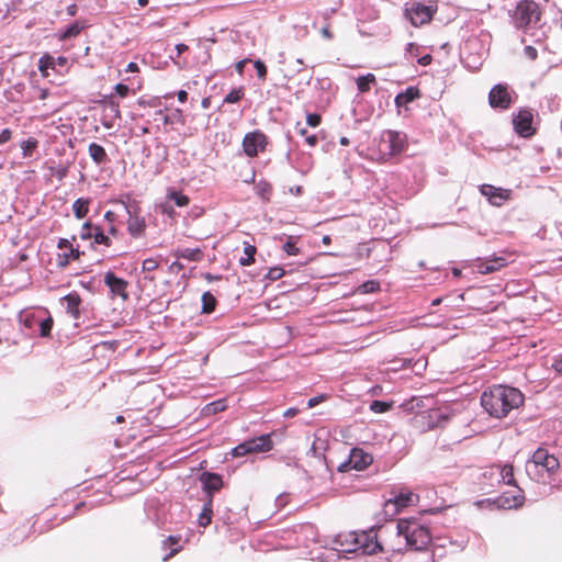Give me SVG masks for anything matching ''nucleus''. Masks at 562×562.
<instances>
[{"mask_svg": "<svg viewBox=\"0 0 562 562\" xmlns=\"http://www.w3.org/2000/svg\"><path fill=\"white\" fill-rule=\"evenodd\" d=\"M524 403V394L516 387L494 385L481 396L482 407L495 418L506 417Z\"/></svg>", "mask_w": 562, "mask_h": 562, "instance_id": "obj_1", "label": "nucleus"}, {"mask_svg": "<svg viewBox=\"0 0 562 562\" xmlns=\"http://www.w3.org/2000/svg\"><path fill=\"white\" fill-rule=\"evenodd\" d=\"M560 469L557 457L544 448H538L526 462V473L538 483H551Z\"/></svg>", "mask_w": 562, "mask_h": 562, "instance_id": "obj_2", "label": "nucleus"}, {"mask_svg": "<svg viewBox=\"0 0 562 562\" xmlns=\"http://www.w3.org/2000/svg\"><path fill=\"white\" fill-rule=\"evenodd\" d=\"M375 535L372 532H363L361 535L350 533L347 536V542L350 541V546L345 547L344 542L337 539V542L340 544V549H335L329 552L330 558H340V552L346 553H356L361 555L373 554L380 550H382L381 544L375 539Z\"/></svg>", "mask_w": 562, "mask_h": 562, "instance_id": "obj_3", "label": "nucleus"}, {"mask_svg": "<svg viewBox=\"0 0 562 562\" xmlns=\"http://www.w3.org/2000/svg\"><path fill=\"white\" fill-rule=\"evenodd\" d=\"M397 533L404 537L408 547L417 551L424 550L431 540L428 529L416 520H398Z\"/></svg>", "mask_w": 562, "mask_h": 562, "instance_id": "obj_4", "label": "nucleus"}, {"mask_svg": "<svg viewBox=\"0 0 562 562\" xmlns=\"http://www.w3.org/2000/svg\"><path fill=\"white\" fill-rule=\"evenodd\" d=\"M541 11L532 0L520 1L512 15L514 25L517 29H526L536 25L540 21Z\"/></svg>", "mask_w": 562, "mask_h": 562, "instance_id": "obj_5", "label": "nucleus"}, {"mask_svg": "<svg viewBox=\"0 0 562 562\" xmlns=\"http://www.w3.org/2000/svg\"><path fill=\"white\" fill-rule=\"evenodd\" d=\"M380 151L391 156L403 153L406 148V135L397 131H383L380 137Z\"/></svg>", "mask_w": 562, "mask_h": 562, "instance_id": "obj_6", "label": "nucleus"}, {"mask_svg": "<svg viewBox=\"0 0 562 562\" xmlns=\"http://www.w3.org/2000/svg\"><path fill=\"white\" fill-rule=\"evenodd\" d=\"M273 442L270 435L245 440L232 450L234 457H244L249 453L268 452L272 449Z\"/></svg>", "mask_w": 562, "mask_h": 562, "instance_id": "obj_7", "label": "nucleus"}, {"mask_svg": "<svg viewBox=\"0 0 562 562\" xmlns=\"http://www.w3.org/2000/svg\"><path fill=\"white\" fill-rule=\"evenodd\" d=\"M435 13V9L431 5H425L419 2L406 3L404 15L413 26L418 27L429 23Z\"/></svg>", "mask_w": 562, "mask_h": 562, "instance_id": "obj_8", "label": "nucleus"}, {"mask_svg": "<svg viewBox=\"0 0 562 562\" xmlns=\"http://www.w3.org/2000/svg\"><path fill=\"white\" fill-rule=\"evenodd\" d=\"M515 132L522 137H530L536 133L533 127V113L530 109H520L513 119Z\"/></svg>", "mask_w": 562, "mask_h": 562, "instance_id": "obj_9", "label": "nucleus"}, {"mask_svg": "<svg viewBox=\"0 0 562 562\" xmlns=\"http://www.w3.org/2000/svg\"><path fill=\"white\" fill-rule=\"evenodd\" d=\"M267 144V136L260 131H255L244 136L243 149L248 157H256L265 150Z\"/></svg>", "mask_w": 562, "mask_h": 562, "instance_id": "obj_10", "label": "nucleus"}, {"mask_svg": "<svg viewBox=\"0 0 562 562\" xmlns=\"http://www.w3.org/2000/svg\"><path fill=\"white\" fill-rule=\"evenodd\" d=\"M488 102L494 109H508L513 102L508 87L501 83L494 86L490 91Z\"/></svg>", "mask_w": 562, "mask_h": 562, "instance_id": "obj_11", "label": "nucleus"}, {"mask_svg": "<svg viewBox=\"0 0 562 562\" xmlns=\"http://www.w3.org/2000/svg\"><path fill=\"white\" fill-rule=\"evenodd\" d=\"M125 209H126V212L128 214V220H127V229H128V233L133 236V237H139L143 235L145 228H146V222H145V218L137 215L136 213V210H137V206H133V205H125Z\"/></svg>", "mask_w": 562, "mask_h": 562, "instance_id": "obj_12", "label": "nucleus"}, {"mask_svg": "<svg viewBox=\"0 0 562 562\" xmlns=\"http://www.w3.org/2000/svg\"><path fill=\"white\" fill-rule=\"evenodd\" d=\"M480 192L487 198L488 202L493 205H502L504 201L509 199L510 191L502 188H496L491 184H483Z\"/></svg>", "mask_w": 562, "mask_h": 562, "instance_id": "obj_13", "label": "nucleus"}, {"mask_svg": "<svg viewBox=\"0 0 562 562\" xmlns=\"http://www.w3.org/2000/svg\"><path fill=\"white\" fill-rule=\"evenodd\" d=\"M104 283L110 288V291L113 294L121 296L123 300L128 299V293L126 292V288L128 285L127 281L109 271L104 276Z\"/></svg>", "mask_w": 562, "mask_h": 562, "instance_id": "obj_14", "label": "nucleus"}, {"mask_svg": "<svg viewBox=\"0 0 562 562\" xmlns=\"http://www.w3.org/2000/svg\"><path fill=\"white\" fill-rule=\"evenodd\" d=\"M506 266V260L502 257H492L485 260H479L475 268L479 273L487 274L499 270Z\"/></svg>", "mask_w": 562, "mask_h": 562, "instance_id": "obj_15", "label": "nucleus"}, {"mask_svg": "<svg viewBox=\"0 0 562 562\" xmlns=\"http://www.w3.org/2000/svg\"><path fill=\"white\" fill-rule=\"evenodd\" d=\"M203 488L209 493V498H212V494L217 492L223 486L222 476L216 473H203L201 475Z\"/></svg>", "mask_w": 562, "mask_h": 562, "instance_id": "obj_16", "label": "nucleus"}, {"mask_svg": "<svg viewBox=\"0 0 562 562\" xmlns=\"http://www.w3.org/2000/svg\"><path fill=\"white\" fill-rule=\"evenodd\" d=\"M372 456L363 452L361 449H352L350 462L356 470H363L372 463Z\"/></svg>", "mask_w": 562, "mask_h": 562, "instance_id": "obj_17", "label": "nucleus"}, {"mask_svg": "<svg viewBox=\"0 0 562 562\" xmlns=\"http://www.w3.org/2000/svg\"><path fill=\"white\" fill-rule=\"evenodd\" d=\"M33 323L38 324L41 337H48L50 335L53 328V318L50 316L46 318H37L36 316L33 315L31 319L26 318L25 321V324L27 326H32Z\"/></svg>", "mask_w": 562, "mask_h": 562, "instance_id": "obj_18", "label": "nucleus"}, {"mask_svg": "<svg viewBox=\"0 0 562 562\" xmlns=\"http://www.w3.org/2000/svg\"><path fill=\"white\" fill-rule=\"evenodd\" d=\"M66 302V310L74 318H79V305L81 303V299L78 293L71 292L64 297Z\"/></svg>", "mask_w": 562, "mask_h": 562, "instance_id": "obj_19", "label": "nucleus"}, {"mask_svg": "<svg viewBox=\"0 0 562 562\" xmlns=\"http://www.w3.org/2000/svg\"><path fill=\"white\" fill-rule=\"evenodd\" d=\"M417 98H419L418 89L414 87H408L404 92L398 93L395 97V104L396 106L401 108L413 102Z\"/></svg>", "mask_w": 562, "mask_h": 562, "instance_id": "obj_20", "label": "nucleus"}, {"mask_svg": "<svg viewBox=\"0 0 562 562\" xmlns=\"http://www.w3.org/2000/svg\"><path fill=\"white\" fill-rule=\"evenodd\" d=\"M524 499L525 497L521 493L512 496H508L506 493H504L498 498V505L503 508H517L524 504Z\"/></svg>", "mask_w": 562, "mask_h": 562, "instance_id": "obj_21", "label": "nucleus"}, {"mask_svg": "<svg viewBox=\"0 0 562 562\" xmlns=\"http://www.w3.org/2000/svg\"><path fill=\"white\" fill-rule=\"evenodd\" d=\"M88 153H89V156L91 157V159L97 165H102L108 161V154H106L105 149L97 143H91L89 145Z\"/></svg>", "mask_w": 562, "mask_h": 562, "instance_id": "obj_22", "label": "nucleus"}, {"mask_svg": "<svg viewBox=\"0 0 562 562\" xmlns=\"http://www.w3.org/2000/svg\"><path fill=\"white\" fill-rule=\"evenodd\" d=\"M394 498L401 508L414 505L418 502V495L408 490H401Z\"/></svg>", "mask_w": 562, "mask_h": 562, "instance_id": "obj_23", "label": "nucleus"}, {"mask_svg": "<svg viewBox=\"0 0 562 562\" xmlns=\"http://www.w3.org/2000/svg\"><path fill=\"white\" fill-rule=\"evenodd\" d=\"M83 27H85V25L82 23H80L79 21H76V22L71 23L70 25H68L64 31H60L58 34V38L60 41H66V40L76 37L77 35H79V33L81 32V30Z\"/></svg>", "mask_w": 562, "mask_h": 562, "instance_id": "obj_24", "label": "nucleus"}, {"mask_svg": "<svg viewBox=\"0 0 562 562\" xmlns=\"http://www.w3.org/2000/svg\"><path fill=\"white\" fill-rule=\"evenodd\" d=\"M175 257L188 259L190 261H199L201 258V250L199 248H181L173 252Z\"/></svg>", "mask_w": 562, "mask_h": 562, "instance_id": "obj_25", "label": "nucleus"}, {"mask_svg": "<svg viewBox=\"0 0 562 562\" xmlns=\"http://www.w3.org/2000/svg\"><path fill=\"white\" fill-rule=\"evenodd\" d=\"M72 211L77 218H83L89 212V200L79 198L72 203Z\"/></svg>", "mask_w": 562, "mask_h": 562, "instance_id": "obj_26", "label": "nucleus"}, {"mask_svg": "<svg viewBox=\"0 0 562 562\" xmlns=\"http://www.w3.org/2000/svg\"><path fill=\"white\" fill-rule=\"evenodd\" d=\"M212 498L210 497L209 501L204 504L202 513L199 516V525L201 527H206L211 524L212 520Z\"/></svg>", "mask_w": 562, "mask_h": 562, "instance_id": "obj_27", "label": "nucleus"}, {"mask_svg": "<svg viewBox=\"0 0 562 562\" xmlns=\"http://www.w3.org/2000/svg\"><path fill=\"white\" fill-rule=\"evenodd\" d=\"M375 82V76L373 74H367L364 76H360L357 79V88L360 92H368L372 83Z\"/></svg>", "mask_w": 562, "mask_h": 562, "instance_id": "obj_28", "label": "nucleus"}, {"mask_svg": "<svg viewBox=\"0 0 562 562\" xmlns=\"http://www.w3.org/2000/svg\"><path fill=\"white\" fill-rule=\"evenodd\" d=\"M256 247L247 244L244 248V256L239 258L240 266H249L255 261Z\"/></svg>", "mask_w": 562, "mask_h": 562, "instance_id": "obj_29", "label": "nucleus"}, {"mask_svg": "<svg viewBox=\"0 0 562 562\" xmlns=\"http://www.w3.org/2000/svg\"><path fill=\"white\" fill-rule=\"evenodd\" d=\"M499 475L502 477V481L508 485H515V479H514V468L510 464H505L499 470Z\"/></svg>", "mask_w": 562, "mask_h": 562, "instance_id": "obj_30", "label": "nucleus"}, {"mask_svg": "<svg viewBox=\"0 0 562 562\" xmlns=\"http://www.w3.org/2000/svg\"><path fill=\"white\" fill-rule=\"evenodd\" d=\"M202 312L203 313H212L216 305V300L210 292H205L202 295Z\"/></svg>", "mask_w": 562, "mask_h": 562, "instance_id": "obj_31", "label": "nucleus"}, {"mask_svg": "<svg viewBox=\"0 0 562 562\" xmlns=\"http://www.w3.org/2000/svg\"><path fill=\"white\" fill-rule=\"evenodd\" d=\"M402 508L397 504L396 499H389L384 504V515L389 518L394 517Z\"/></svg>", "mask_w": 562, "mask_h": 562, "instance_id": "obj_32", "label": "nucleus"}, {"mask_svg": "<svg viewBox=\"0 0 562 562\" xmlns=\"http://www.w3.org/2000/svg\"><path fill=\"white\" fill-rule=\"evenodd\" d=\"M168 198L175 202L177 206L183 207L189 204V198L177 191H169Z\"/></svg>", "mask_w": 562, "mask_h": 562, "instance_id": "obj_33", "label": "nucleus"}, {"mask_svg": "<svg viewBox=\"0 0 562 562\" xmlns=\"http://www.w3.org/2000/svg\"><path fill=\"white\" fill-rule=\"evenodd\" d=\"M244 88H235L228 94H226L224 102L225 103H236L244 97Z\"/></svg>", "mask_w": 562, "mask_h": 562, "instance_id": "obj_34", "label": "nucleus"}, {"mask_svg": "<svg viewBox=\"0 0 562 562\" xmlns=\"http://www.w3.org/2000/svg\"><path fill=\"white\" fill-rule=\"evenodd\" d=\"M380 289V284L378 281L375 280H369V281H366L363 282L360 286H359V292L360 293H363V294H367V293H374L376 292L378 290Z\"/></svg>", "mask_w": 562, "mask_h": 562, "instance_id": "obj_35", "label": "nucleus"}, {"mask_svg": "<svg viewBox=\"0 0 562 562\" xmlns=\"http://www.w3.org/2000/svg\"><path fill=\"white\" fill-rule=\"evenodd\" d=\"M92 238H93L95 244L105 245V246L110 245V238L98 226L94 227V232H93Z\"/></svg>", "mask_w": 562, "mask_h": 562, "instance_id": "obj_36", "label": "nucleus"}, {"mask_svg": "<svg viewBox=\"0 0 562 562\" xmlns=\"http://www.w3.org/2000/svg\"><path fill=\"white\" fill-rule=\"evenodd\" d=\"M391 403L383 402V401H373L370 404V409L374 413H385L391 408Z\"/></svg>", "mask_w": 562, "mask_h": 562, "instance_id": "obj_37", "label": "nucleus"}, {"mask_svg": "<svg viewBox=\"0 0 562 562\" xmlns=\"http://www.w3.org/2000/svg\"><path fill=\"white\" fill-rule=\"evenodd\" d=\"M284 276V269L282 267H272L268 270L266 278L276 281Z\"/></svg>", "mask_w": 562, "mask_h": 562, "instance_id": "obj_38", "label": "nucleus"}, {"mask_svg": "<svg viewBox=\"0 0 562 562\" xmlns=\"http://www.w3.org/2000/svg\"><path fill=\"white\" fill-rule=\"evenodd\" d=\"M283 250L289 255V256H296L300 254V249L296 247L295 243L292 240V237H290L285 244L283 245Z\"/></svg>", "mask_w": 562, "mask_h": 562, "instance_id": "obj_39", "label": "nucleus"}, {"mask_svg": "<svg viewBox=\"0 0 562 562\" xmlns=\"http://www.w3.org/2000/svg\"><path fill=\"white\" fill-rule=\"evenodd\" d=\"M94 232V226H92L90 223H85L80 229L79 236L81 239H90L92 238Z\"/></svg>", "mask_w": 562, "mask_h": 562, "instance_id": "obj_40", "label": "nucleus"}, {"mask_svg": "<svg viewBox=\"0 0 562 562\" xmlns=\"http://www.w3.org/2000/svg\"><path fill=\"white\" fill-rule=\"evenodd\" d=\"M106 109L110 110L111 114L113 117H120L121 116V112H120V105L117 102H115L113 100V98L111 97L110 100L106 102Z\"/></svg>", "mask_w": 562, "mask_h": 562, "instance_id": "obj_41", "label": "nucleus"}, {"mask_svg": "<svg viewBox=\"0 0 562 562\" xmlns=\"http://www.w3.org/2000/svg\"><path fill=\"white\" fill-rule=\"evenodd\" d=\"M254 67L257 70V76L259 79L265 80L267 76V67L261 60H256L254 63Z\"/></svg>", "mask_w": 562, "mask_h": 562, "instance_id": "obj_42", "label": "nucleus"}, {"mask_svg": "<svg viewBox=\"0 0 562 562\" xmlns=\"http://www.w3.org/2000/svg\"><path fill=\"white\" fill-rule=\"evenodd\" d=\"M321 115L317 113H308L306 115V124L311 127H317L321 124Z\"/></svg>", "mask_w": 562, "mask_h": 562, "instance_id": "obj_43", "label": "nucleus"}, {"mask_svg": "<svg viewBox=\"0 0 562 562\" xmlns=\"http://www.w3.org/2000/svg\"><path fill=\"white\" fill-rule=\"evenodd\" d=\"M157 267L158 262L153 258H148L143 261L144 271H154L155 269H157Z\"/></svg>", "mask_w": 562, "mask_h": 562, "instance_id": "obj_44", "label": "nucleus"}, {"mask_svg": "<svg viewBox=\"0 0 562 562\" xmlns=\"http://www.w3.org/2000/svg\"><path fill=\"white\" fill-rule=\"evenodd\" d=\"M114 90L119 97L125 98L128 94L130 88L124 83H117L114 87Z\"/></svg>", "mask_w": 562, "mask_h": 562, "instance_id": "obj_45", "label": "nucleus"}, {"mask_svg": "<svg viewBox=\"0 0 562 562\" xmlns=\"http://www.w3.org/2000/svg\"><path fill=\"white\" fill-rule=\"evenodd\" d=\"M524 54L530 60H535L538 56L537 49L529 45L524 48Z\"/></svg>", "mask_w": 562, "mask_h": 562, "instance_id": "obj_46", "label": "nucleus"}, {"mask_svg": "<svg viewBox=\"0 0 562 562\" xmlns=\"http://www.w3.org/2000/svg\"><path fill=\"white\" fill-rule=\"evenodd\" d=\"M551 368L558 373H562V355L553 358Z\"/></svg>", "mask_w": 562, "mask_h": 562, "instance_id": "obj_47", "label": "nucleus"}, {"mask_svg": "<svg viewBox=\"0 0 562 562\" xmlns=\"http://www.w3.org/2000/svg\"><path fill=\"white\" fill-rule=\"evenodd\" d=\"M12 137V132L9 128H4L0 133V145L5 144Z\"/></svg>", "mask_w": 562, "mask_h": 562, "instance_id": "obj_48", "label": "nucleus"}, {"mask_svg": "<svg viewBox=\"0 0 562 562\" xmlns=\"http://www.w3.org/2000/svg\"><path fill=\"white\" fill-rule=\"evenodd\" d=\"M69 257H72L75 259L78 258L79 257V250L71 248L70 249V255L65 254L64 255V259L60 261V265L61 266H66L68 263V261H69Z\"/></svg>", "mask_w": 562, "mask_h": 562, "instance_id": "obj_49", "label": "nucleus"}, {"mask_svg": "<svg viewBox=\"0 0 562 562\" xmlns=\"http://www.w3.org/2000/svg\"><path fill=\"white\" fill-rule=\"evenodd\" d=\"M324 398H325L324 395H318V396H314V397L310 398L307 402V407L312 408V407L318 405L319 403H322L324 401Z\"/></svg>", "mask_w": 562, "mask_h": 562, "instance_id": "obj_50", "label": "nucleus"}, {"mask_svg": "<svg viewBox=\"0 0 562 562\" xmlns=\"http://www.w3.org/2000/svg\"><path fill=\"white\" fill-rule=\"evenodd\" d=\"M305 142L308 146L314 147V146H316L318 138L315 134H311V135L306 136Z\"/></svg>", "mask_w": 562, "mask_h": 562, "instance_id": "obj_51", "label": "nucleus"}, {"mask_svg": "<svg viewBox=\"0 0 562 562\" xmlns=\"http://www.w3.org/2000/svg\"><path fill=\"white\" fill-rule=\"evenodd\" d=\"M417 50H418V46L415 45L414 43H408L406 45V54H408L411 56H415Z\"/></svg>", "mask_w": 562, "mask_h": 562, "instance_id": "obj_52", "label": "nucleus"}, {"mask_svg": "<svg viewBox=\"0 0 562 562\" xmlns=\"http://www.w3.org/2000/svg\"><path fill=\"white\" fill-rule=\"evenodd\" d=\"M432 58L430 55H425V56H422L420 58H418V64L422 65V66H427L431 63Z\"/></svg>", "mask_w": 562, "mask_h": 562, "instance_id": "obj_53", "label": "nucleus"}, {"mask_svg": "<svg viewBox=\"0 0 562 562\" xmlns=\"http://www.w3.org/2000/svg\"><path fill=\"white\" fill-rule=\"evenodd\" d=\"M297 413H299L297 408L291 407L284 412L283 416L286 418H291V417H294Z\"/></svg>", "mask_w": 562, "mask_h": 562, "instance_id": "obj_54", "label": "nucleus"}, {"mask_svg": "<svg viewBox=\"0 0 562 562\" xmlns=\"http://www.w3.org/2000/svg\"><path fill=\"white\" fill-rule=\"evenodd\" d=\"M248 61V59H243V60H239L236 65H235V68H236V71L238 74H243V70H244V67H245V64Z\"/></svg>", "mask_w": 562, "mask_h": 562, "instance_id": "obj_55", "label": "nucleus"}, {"mask_svg": "<svg viewBox=\"0 0 562 562\" xmlns=\"http://www.w3.org/2000/svg\"><path fill=\"white\" fill-rule=\"evenodd\" d=\"M156 115L161 116L164 124H166V125L171 124L170 117L168 115H165L161 110H158L156 112Z\"/></svg>", "mask_w": 562, "mask_h": 562, "instance_id": "obj_56", "label": "nucleus"}, {"mask_svg": "<svg viewBox=\"0 0 562 562\" xmlns=\"http://www.w3.org/2000/svg\"><path fill=\"white\" fill-rule=\"evenodd\" d=\"M125 71H127V72H136V71H138V65L136 63L131 61L127 65Z\"/></svg>", "mask_w": 562, "mask_h": 562, "instance_id": "obj_57", "label": "nucleus"}, {"mask_svg": "<svg viewBox=\"0 0 562 562\" xmlns=\"http://www.w3.org/2000/svg\"><path fill=\"white\" fill-rule=\"evenodd\" d=\"M177 97L180 102H186L188 99V93L184 90H179Z\"/></svg>", "mask_w": 562, "mask_h": 562, "instance_id": "obj_58", "label": "nucleus"}, {"mask_svg": "<svg viewBox=\"0 0 562 562\" xmlns=\"http://www.w3.org/2000/svg\"><path fill=\"white\" fill-rule=\"evenodd\" d=\"M296 131L301 136H304L305 138L308 136L306 128L301 126L300 123L296 124Z\"/></svg>", "mask_w": 562, "mask_h": 562, "instance_id": "obj_59", "label": "nucleus"}, {"mask_svg": "<svg viewBox=\"0 0 562 562\" xmlns=\"http://www.w3.org/2000/svg\"><path fill=\"white\" fill-rule=\"evenodd\" d=\"M67 13H68V15L74 16L77 13V5L76 4L68 5Z\"/></svg>", "mask_w": 562, "mask_h": 562, "instance_id": "obj_60", "label": "nucleus"}, {"mask_svg": "<svg viewBox=\"0 0 562 562\" xmlns=\"http://www.w3.org/2000/svg\"><path fill=\"white\" fill-rule=\"evenodd\" d=\"M70 247V243L67 239H60L58 241V248H67Z\"/></svg>", "mask_w": 562, "mask_h": 562, "instance_id": "obj_61", "label": "nucleus"}, {"mask_svg": "<svg viewBox=\"0 0 562 562\" xmlns=\"http://www.w3.org/2000/svg\"><path fill=\"white\" fill-rule=\"evenodd\" d=\"M176 268H177L178 270H180V269H182V265H181V263H179L178 261L172 262V263H171V266H170V269H172V270H173V269H176Z\"/></svg>", "mask_w": 562, "mask_h": 562, "instance_id": "obj_62", "label": "nucleus"}, {"mask_svg": "<svg viewBox=\"0 0 562 562\" xmlns=\"http://www.w3.org/2000/svg\"><path fill=\"white\" fill-rule=\"evenodd\" d=\"M322 241H323V244H325V245H329V244H330V241H331V238H330V236L325 235V236H323Z\"/></svg>", "mask_w": 562, "mask_h": 562, "instance_id": "obj_63", "label": "nucleus"}, {"mask_svg": "<svg viewBox=\"0 0 562 562\" xmlns=\"http://www.w3.org/2000/svg\"><path fill=\"white\" fill-rule=\"evenodd\" d=\"M202 106H203L204 109H207V108L210 106V99H209V98H204V99L202 100Z\"/></svg>", "mask_w": 562, "mask_h": 562, "instance_id": "obj_64", "label": "nucleus"}]
</instances>
